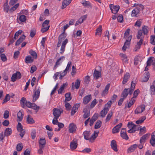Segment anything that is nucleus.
<instances>
[{
    "label": "nucleus",
    "instance_id": "f257e3e1",
    "mask_svg": "<svg viewBox=\"0 0 155 155\" xmlns=\"http://www.w3.org/2000/svg\"><path fill=\"white\" fill-rule=\"evenodd\" d=\"M53 114L54 117L55 118H59L61 116V114L63 112V110H60L58 108H54L53 109Z\"/></svg>",
    "mask_w": 155,
    "mask_h": 155
},
{
    "label": "nucleus",
    "instance_id": "f03ea898",
    "mask_svg": "<svg viewBox=\"0 0 155 155\" xmlns=\"http://www.w3.org/2000/svg\"><path fill=\"white\" fill-rule=\"evenodd\" d=\"M21 75L20 72L19 71H17L12 75L11 77L12 81L14 82L16 79H19L21 78Z\"/></svg>",
    "mask_w": 155,
    "mask_h": 155
},
{
    "label": "nucleus",
    "instance_id": "7ed1b4c3",
    "mask_svg": "<svg viewBox=\"0 0 155 155\" xmlns=\"http://www.w3.org/2000/svg\"><path fill=\"white\" fill-rule=\"evenodd\" d=\"M132 38L131 35L129 36L126 39V41L124 43V46L122 48V50L123 51H125L127 48V46L129 45L130 43V41Z\"/></svg>",
    "mask_w": 155,
    "mask_h": 155
},
{
    "label": "nucleus",
    "instance_id": "20e7f679",
    "mask_svg": "<svg viewBox=\"0 0 155 155\" xmlns=\"http://www.w3.org/2000/svg\"><path fill=\"white\" fill-rule=\"evenodd\" d=\"M40 87H38V89L36 90L34 92L33 96V101L35 102L39 98L40 96Z\"/></svg>",
    "mask_w": 155,
    "mask_h": 155
},
{
    "label": "nucleus",
    "instance_id": "39448f33",
    "mask_svg": "<svg viewBox=\"0 0 155 155\" xmlns=\"http://www.w3.org/2000/svg\"><path fill=\"white\" fill-rule=\"evenodd\" d=\"M145 106L144 105L139 106L135 110V114H137L142 113L145 110Z\"/></svg>",
    "mask_w": 155,
    "mask_h": 155
},
{
    "label": "nucleus",
    "instance_id": "423d86ee",
    "mask_svg": "<svg viewBox=\"0 0 155 155\" xmlns=\"http://www.w3.org/2000/svg\"><path fill=\"white\" fill-rule=\"evenodd\" d=\"M77 146V140L74 139L70 143V148L72 150H74L76 148Z\"/></svg>",
    "mask_w": 155,
    "mask_h": 155
},
{
    "label": "nucleus",
    "instance_id": "0eeeda50",
    "mask_svg": "<svg viewBox=\"0 0 155 155\" xmlns=\"http://www.w3.org/2000/svg\"><path fill=\"white\" fill-rule=\"evenodd\" d=\"M76 128L75 124L73 123H71L69 127L68 131L70 133H73L75 132Z\"/></svg>",
    "mask_w": 155,
    "mask_h": 155
},
{
    "label": "nucleus",
    "instance_id": "6e6552de",
    "mask_svg": "<svg viewBox=\"0 0 155 155\" xmlns=\"http://www.w3.org/2000/svg\"><path fill=\"white\" fill-rule=\"evenodd\" d=\"M150 77V74L149 72H147L144 74L143 76L141 77V81L142 82H147Z\"/></svg>",
    "mask_w": 155,
    "mask_h": 155
},
{
    "label": "nucleus",
    "instance_id": "1a4fd4ad",
    "mask_svg": "<svg viewBox=\"0 0 155 155\" xmlns=\"http://www.w3.org/2000/svg\"><path fill=\"white\" fill-rule=\"evenodd\" d=\"M109 6L112 13L113 14L117 13L120 9V8L119 7H117V6H115L114 5L112 4L110 5Z\"/></svg>",
    "mask_w": 155,
    "mask_h": 155
},
{
    "label": "nucleus",
    "instance_id": "9d476101",
    "mask_svg": "<svg viewBox=\"0 0 155 155\" xmlns=\"http://www.w3.org/2000/svg\"><path fill=\"white\" fill-rule=\"evenodd\" d=\"M68 42V40L67 38H66L64 41H63L60 51V53L61 54H62L64 52L65 50V46Z\"/></svg>",
    "mask_w": 155,
    "mask_h": 155
},
{
    "label": "nucleus",
    "instance_id": "9b49d317",
    "mask_svg": "<svg viewBox=\"0 0 155 155\" xmlns=\"http://www.w3.org/2000/svg\"><path fill=\"white\" fill-rule=\"evenodd\" d=\"M122 125V123H120L114 127L112 129V133L115 134L118 133L120 130V128L121 127Z\"/></svg>",
    "mask_w": 155,
    "mask_h": 155
},
{
    "label": "nucleus",
    "instance_id": "f8f14e48",
    "mask_svg": "<svg viewBox=\"0 0 155 155\" xmlns=\"http://www.w3.org/2000/svg\"><path fill=\"white\" fill-rule=\"evenodd\" d=\"M81 81L77 79L75 83L73 82L72 83V89H74L75 87L76 89H78L80 87Z\"/></svg>",
    "mask_w": 155,
    "mask_h": 155
},
{
    "label": "nucleus",
    "instance_id": "ddd939ff",
    "mask_svg": "<svg viewBox=\"0 0 155 155\" xmlns=\"http://www.w3.org/2000/svg\"><path fill=\"white\" fill-rule=\"evenodd\" d=\"M79 106L80 105L79 104H77L73 106L71 111V116L75 114L77 110H78Z\"/></svg>",
    "mask_w": 155,
    "mask_h": 155
},
{
    "label": "nucleus",
    "instance_id": "4468645a",
    "mask_svg": "<svg viewBox=\"0 0 155 155\" xmlns=\"http://www.w3.org/2000/svg\"><path fill=\"white\" fill-rule=\"evenodd\" d=\"M65 57L64 56L61 57L60 58L58 59L56 62L55 64L54 67L53 69H56L58 66L60 64V63H61L64 59Z\"/></svg>",
    "mask_w": 155,
    "mask_h": 155
},
{
    "label": "nucleus",
    "instance_id": "2eb2a0df",
    "mask_svg": "<svg viewBox=\"0 0 155 155\" xmlns=\"http://www.w3.org/2000/svg\"><path fill=\"white\" fill-rule=\"evenodd\" d=\"M98 133L99 131L97 132H96V131H94V133L89 138V141L91 143L93 142L95 139L97 137Z\"/></svg>",
    "mask_w": 155,
    "mask_h": 155
},
{
    "label": "nucleus",
    "instance_id": "dca6fc26",
    "mask_svg": "<svg viewBox=\"0 0 155 155\" xmlns=\"http://www.w3.org/2000/svg\"><path fill=\"white\" fill-rule=\"evenodd\" d=\"M110 146L111 148L115 151H117V145L116 142L114 140H113L111 142Z\"/></svg>",
    "mask_w": 155,
    "mask_h": 155
},
{
    "label": "nucleus",
    "instance_id": "f3484780",
    "mask_svg": "<svg viewBox=\"0 0 155 155\" xmlns=\"http://www.w3.org/2000/svg\"><path fill=\"white\" fill-rule=\"evenodd\" d=\"M130 75L129 73L127 72L124 75L123 80L122 83L123 84H125L128 81L130 77Z\"/></svg>",
    "mask_w": 155,
    "mask_h": 155
},
{
    "label": "nucleus",
    "instance_id": "a211bd4d",
    "mask_svg": "<svg viewBox=\"0 0 155 155\" xmlns=\"http://www.w3.org/2000/svg\"><path fill=\"white\" fill-rule=\"evenodd\" d=\"M153 59H154V58L152 57H151L148 58L147 61V66H150L151 64L155 66V62L153 61Z\"/></svg>",
    "mask_w": 155,
    "mask_h": 155
},
{
    "label": "nucleus",
    "instance_id": "6ab92c4d",
    "mask_svg": "<svg viewBox=\"0 0 155 155\" xmlns=\"http://www.w3.org/2000/svg\"><path fill=\"white\" fill-rule=\"evenodd\" d=\"M91 99V95H88L86 96L83 99V102L85 104H87Z\"/></svg>",
    "mask_w": 155,
    "mask_h": 155
},
{
    "label": "nucleus",
    "instance_id": "aec40b11",
    "mask_svg": "<svg viewBox=\"0 0 155 155\" xmlns=\"http://www.w3.org/2000/svg\"><path fill=\"white\" fill-rule=\"evenodd\" d=\"M150 141L151 145L154 146L155 145V131L152 133L151 139Z\"/></svg>",
    "mask_w": 155,
    "mask_h": 155
},
{
    "label": "nucleus",
    "instance_id": "412c9836",
    "mask_svg": "<svg viewBox=\"0 0 155 155\" xmlns=\"http://www.w3.org/2000/svg\"><path fill=\"white\" fill-rule=\"evenodd\" d=\"M26 36L24 35H23L21 36L20 38L16 41L15 45L16 46H18L21 43L22 41L24 40Z\"/></svg>",
    "mask_w": 155,
    "mask_h": 155
},
{
    "label": "nucleus",
    "instance_id": "4be33fe9",
    "mask_svg": "<svg viewBox=\"0 0 155 155\" xmlns=\"http://www.w3.org/2000/svg\"><path fill=\"white\" fill-rule=\"evenodd\" d=\"M72 0H64L62 4L61 9H64L65 8L66 6L69 5L71 2Z\"/></svg>",
    "mask_w": 155,
    "mask_h": 155
},
{
    "label": "nucleus",
    "instance_id": "5701e85b",
    "mask_svg": "<svg viewBox=\"0 0 155 155\" xmlns=\"http://www.w3.org/2000/svg\"><path fill=\"white\" fill-rule=\"evenodd\" d=\"M12 133V130L11 128H7L5 130L4 133V136H8L10 135Z\"/></svg>",
    "mask_w": 155,
    "mask_h": 155
},
{
    "label": "nucleus",
    "instance_id": "b1692460",
    "mask_svg": "<svg viewBox=\"0 0 155 155\" xmlns=\"http://www.w3.org/2000/svg\"><path fill=\"white\" fill-rule=\"evenodd\" d=\"M93 76L94 78L96 79H97L101 76V73L100 71L95 70L94 72Z\"/></svg>",
    "mask_w": 155,
    "mask_h": 155
},
{
    "label": "nucleus",
    "instance_id": "393cba45",
    "mask_svg": "<svg viewBox=\"0 0 155 155\" xmlns=\"http://www.w3.org/2000/svg\"><path fill=\"white\" fill-rule=\"evenodd\" d=\"M129 89V88H125L121 94V97L125 99L129 94L128 92Z\"/></svg>",
    "mask_w": 155,
    "mask_h": 155
},
{
    "label": "nucleus",
    "instance_id": "a878e982",
    "mask_svg": "<svg viewBox=\"0 0 155 155\" xmlns=\"http://www.w3.org/2000/svg\"><path fill=\"white\" fill-rule=\"evenodd\" d=\"M138 145L137 144H133L130 146L127 149L128 153L132 152L137 147Z\"/></svg>",
    "mask_w": 155,
    "mask_h": 155
},
{
    "label": "nucleus",
    "instance_id": "bb28decb",
    "mask_svg": "<svg viewBox=\"0 0 155 155\" xmlns=\"http://www.w3.org/2000/svg\"><path fill=\"white\" fill-rule=\"evenodd\" d=\"M110 86V84H108L106 86L104 89L102 93V96H105L107 94Z\"/></svg>",
    "mask_w": 155,
    "mask_h": 155
},
{
    "label": "nucleus",
    "instance_id": "cd10ccee",
    "mask_svg": "<svg viewBox=\"0 0 155 155\" xmlns=\"http://www.w3.org/2000/svg\"><path fill=\"white\" fill-rule=\"evenodd\" d=\"M140 10L137 8H135L132 12L131 15L132 17H137V15L139 13Z\"/></svg>",
    "mask_w": 155,
    "mask_h": 155
},
{
    "label": "nucleus",
    "instance_id": "c85d7f7f",
    "mask_svg": "<svg viewBox=\"0 0 155 155\" xmlns=\"http://www.w3.org/2000/svg\"><path fill=\"white\" fill-rule=\"evenodd\" d=\"M108 110L109 109L107 107H104L103 110L101 111L100 113L101 116L102 117H104L107 114Z\"/></svg>",
    "mask_w": 155,
    "mask_h": 155
},
{
    "label": "nucleus",
    "instance_id": "c756f323",
    "mask_svg": "<svg viewBox=\"0 0 155 155\" xmlns=\"http://www.w3.org/2000/svg\"><path fill=\"white\" fill-rule=\"evenodd\" d=\"M34 59L30 56H26L25 58V62L27 64L31 63L33 62Z\"/></svg>",
    "mask_w": 155,
    "mask_h": 155
},
{
    "label": "nucleus",
    "instance_id": "7c9ffc66",
    "mask_svg": "<svg viewBox=\"0 0 155 155\" xmlns=\"http://www.w3.org/2000/svg\"><path fill=\"white\" fill-rule=\"evenodd\" d=\"M83 134L84 139L87 140H89V138H90V131H85L83 132Z\"/></svg>",
    "mask_w": 155,
    "mask_h": 155
},
{
    "label": "nucleus",
    "instance_id": "2f4dec72",
    "mask_svg": "<svg viewBox=\"0 0 155 155\" xmlns=\"http://www.w3.org/2000/svg\"><path fill=\"white\" fill-rule=\"evenodd\" d=\"M150 91L151 94L155 95V81L153 82V84L150 86Z\"/></svg>",
    "mask_w": 155,
    "mask_h": 155
},
{
    "label": "nucleus",
    "instance_id": "473e14b6",
    "mask_svg": "<svg viewBox=\"0 0 155 155\" xmlns=\"http://www.w3.org/2000/svg\"><path fill=\"white\" fill-rule=\"evenodd\" d=\"M149 134H146L142 137L140 139V143H144L146 140L147 137H148Z\"/></svg>",
    "mask_w": 155,
    "mask_h": 155
},
{
    "label": "nucleus",
    "instance_id": "72a5a7b5",
    "mask_svg": "<svg viewBox=\"0 0 155 155\" xmlns=\"http://www.w3.org/2000/svg\"><path fill=\"white\" fill-rule=\"evenodd\" d=\"M39 145L42 148H44L46 144V141L45 138H40L39 140Z\"/></svg>",
    "mask_w": 155,
    "mask_h": 155
},
{
    "label": "nucleus",
    "instance_id": "f704fd0d",
    "mask_svg": "<svg viewBox=\"0 0 155 155\" xmlns=\"http://www.w3.org/2000/svg\"><path fill=\"white\" fill-rule=\"evenodd\" d=\"M137 125L134 124L131 128L128 130V132L130 133H132L135 132L137 130Z\"/></svg>",
    "mask_w": 155,
    "mask_h": 155
},
{
    "label": "nucleus",
    "instance_id": "c9c22d12",
    "mask_svg": "<svg viewBox=\"0 0 155 155\" xmlns=\"http://www.w3.org/2000/svg\"><path fill=\"white\" fill-rule=\"evenodd\" d=\"M148 27L147 26L143 25V26L141 30L144 35H147L148 34Z\"/></svg>",
    "mask_w": 155,
    "mask_h": 155
},
{
    "label": "nucleus",
    "instance_id": "e433bc0d",
    "mask_svg": "<svg viewBox=\"0 0 155 155\" xmlns=\"http://www.w3.org/2000/svg\"><path fill=\"white\" fill-rule=\"evenodd\" d=\"M23 114L21 110L18 112L17 114L18 121H21L23 118Z\"/></svg>",
    "mask_w": 155,
    "mask_h": 155
},
{
    "label": "nucleus",
    "instance_id": "4c0bfd02",
    "mask_svg": "<svg viewBox=\"0 0 155 155\" xmlns=\"http://www.w3.org/2000/svg\"><path fill=\"white\" fill-rule=\"evenodd\" d=\"M26 101V99L24 97L21 98L20 100V104L22 107L23 108L25 107V104Z\"/></svg>",
    "mask_w": 155,
    "mask_h": 155
},
{
    "label": "nucleus",
    "instance_id": "58836bf2",
    "mask_svg": "<svg viewBox=\"0 0 155 155\" xmlns=\"http://www.w3.org/2000/svg\"><path fill=\"white\" fill-rule=\"evenodd\" d=\"M71 94L70 92H68L66 93L65 95V102L69 101L71 99Z\"/></svg>",
    "mask_w": 155,
    "mask_h": 155
},
{
    "label": "nucleus",
    "instance_id": "ea45409f",
    "mask_svg": "<svg viewBox=\"0 0 155 155\" xmlns=\"http://www.w3.org/2000/svg\"><path fill=\"white\" fill-rule=\"evenodd\" d=\"M146 119V117L145 116H143L141 117L139 120H137L136 122V123L137 124H139L142 123Z\"/></svg>",
    "mask_w": 155,
    "mask_h": 155
},
{
    "label": "nucleus",
    "instance_id": "a19ab883",
    "mask_svg": "<svg viewBox=\"0 0 155 155\" xmlns=\"http://www.w3.org/2000/svg\"><path fill=\"white\" fill-rule=\"evenodd\" d=\"M29 53L33 56V59H36L37 58V55L36 53L32 50H31L29 51Z\"/></svg>",
    "mask_w": 155,
    "mask_h": 155
},
{
    "label": "nucleus",
    "instance_id": "79ce46f5",
    "mask_svg": "<svg viewBox=\"0 0 155 155\" xmlns=\"http://www.w3.org/2000/svg\"><path fill=\"white\" fill-rule=\"evenodd\" d=\"M66 36H65L64 32L61 33L58 37V41L62 42L66 39H65Z\"/></svg>",
    "mask_w": 155,
    "mask_h": 155
},
{
    "label": "nucleus",
    "instance_id": "37998d69",
    "mask_svg": "<svg viewBox=\"0 0 155 155\" xmlns=\"http://www.w3.org/2000/svg\"><path fill=\"white\" fill-rule=\"evenodd\" d=\"M49 22V20H45L42 25V27L45 28H47L48 27L49 28L50 26H48Z\"/></svg>",
    "mask_w": 155,
    "mask_h": 155
},
{
    "label": "nucleus",
    "instance_id": "c03bdc74",
    "mask_svg": "<svg viewBox=\"0 0 155 155\" xmlns=\"http://www.w3.org/2000/svg\"><path fill=\"white\" fill-rule=\"evenodd\" d=\"M101 125L102 123L101 121L100 120H98L94 126V128L95 129L99 128L101 126Z\"/></svg>",
    "mask_w": 155,
    "mask_h": 155
},
{
    "label": "nucleus",
    "instance_id": "a18cd8bd",
    "mask_svg": "<svg viewBox=\"0 0 155 155\" xmlns=\"http://www.w3.org/2000/svg\"><path fill=\"white\" fill-rule=\"evenodd\" d=\"M142 22V19H139L137 20L135 22L134 26H137L138 28H140L141 26Z\"/></svg>",
    "mask_w": 155,
    "mask_h": 155
},
{
    "label": "nucleus",
    "instance_id": "49530a36",
    "mask_svg": "<svg viewBox=\"0 0 155 155\" xmlns=\"http://www.w3.org/2000/svg\"><path fill=\"white\" fill-rule=\"evenodd\" d=\"M143 32L141 30H139L137 33V38L138 39H140V38H144V36H142Z\"/></svg>",
    "mask_w": 155,
    "mask_h": 155
},
{
    "label": "nucleus",
    "instance_id": "de8ad7c7",
    "mask_svg": "<svg viewBox=\"0 0 155 155\" xmlns=\"http://www.w3.org/2000/svg\"><path fill=\"white\" fill-rule=\"evenodd\" d=\"M121 57L123 58L122 60L124 62L127 63L128 59L127 58V56L125 54H120Z\"/></svg>",
    "mask_w": 155,
    "mask_h": 155
},
{
    "label": "nucleus",
    "instance_id": "09e8293b",
    "mask_svg": "<svg viewBox=\"0 0 155 155\" xmlns=\"http://www.w3.org/2000/svg\"><path fill=\"white\" fill-rule=\"evenodd\" d=\"M30 115H28L27 118V121L29 124H33L35 123V121L32 118L30 117Z\"/></svg>",
    "mask_w": 155,
    "mask_h": 155
},
{
    "label": "nucleus",
    "instance_id": "8fccbe9b",
    "mask_svg": "<svg viewBox=\"0 0 155 155\" xmlns=\"http://www.w3.org/2000/svg\"><path fill=\"white\" fill-rule=\"evenodd\" d=\"M130 30L129 28H128L126 30L124 35V38L125 39L127 38L130 34Z\"/></svg>",
    "mask_w": 155,
    "mask_h": 155
},
{
    "label": "nucleus",
    "instance_id": "3c124183",
    "mask_svg": "<svg viewBox=\"0 0 155 155\" xmlns=\"http://www.w3.org/2000/svg\"><path fill=\"white\" fill-rule=\"evenodd\" d=\"M36 30L35 28L31 29V30L30 36L31 38H33L36 34Z\"/></svg>",
    "mask_w": 155,
    "mask_h": 155
},
{
    "label": "nucleus",
    "instance_id": "603ef678",
    "mask_svg": "<svg viewBox=\"0 0 155 155\" xmlns=\"http://www.w3.org/2000/svg\"><path fill=\"white\" fill-rule=\"evenodd\" d=\"M19 20L21 22H24L26 20V16L24 15H21L19 17Z\"/></svg>",
    "mask_w": 155,
    "mask_h": 155
},
{
    "label": "nucleus",
    "instance_id": "864d4df0",
    "mask_svg": "<svg viewBox=\"0 0 155 155\" xmlns=\"http://www.w3.org/2000/svg\"><path fill=\"white\" fill-rule=\"evenodd\" d=\"M22 32V31L21 30H19L16 32L14 37V39L15 40L17 39L18 38V36L19 35H21Z\"/></svg>",
    "mask_w": 155,
    "mask_h": 155
},
{
    "label": "nucleus",
    "instance_id": "5fc2aeb1",
    "mask_svg": "<svg viewBox=\"0 0 155 155\" xmlns=\"http://www.w3.org/2000/svg\"><path fill=\"white\" fill-rule=\"evenodd\" d=\"M23 147L22 145V143H20L18 144L16 147V150L18 151H20L22 149Z\"/></svg>",
    "mask_w": 155,
    "mask_h": 155
},
{
    "label": "nucleus",
    "instance_id": "6e6d98bb",
    "mask_svg": "<svg viewBox=\"0 0 155 155\" xmlns=\"http://www.w3.org/2000/svg\"><path fill=\"white\" fill-rule=\"evenodd\" d=\"M113 115V112H112V111H111L110 112V111L109 112V113L107 115V117L106 118V120H106V122H107L108 121H109L111 117Z\"/></svg>",
    "mask_w": 155,
    "mask_h": 155
},
{
    "label": "nucleus",
    "instance_id": "4d7b16f0",
    "mask_svg": "<svg viewBox=\"0 0 155 155\" xmlns=\"http://www.w3.org/2000/svg\"><path fill=\"white\" fill-rule=\"evenodd\" d=\"M96 32L95 33V34L96 35L97 33H100L101 34L102 31V26L101 25H100L99 27L97 28L96 30Z\"/></svg>",
    "mask_w": 155,
    "mask_h": 155
},
{
    "label": "nucleus",
    "instance_id": "13d9d810",
    "mask_svg": "<svg viewBox=\"0 0 155 155\" xmlns=\"http://www.w3.org/2000/svg\"><path fill=\"white\" fill-rule=\"evenodd\" d=\"M17 129L18 131H21L23 130V127L20 123H18L17 126Z\"/></svg>",
    "mask_w": 155,
    "mask_h": 155
},
{
    "label": "nucleus",
    "instance_id": "bf43d9fd",
    "mask_svg": "<svg viewBox=\"0 0 155 155\" xmlns=\"http://www.w3.org/2000/svg\"><path fill=\"white\" fill-rule=\"evenodd\" d=\"M120 136L123 139H125L126 140H128L129 139V137L126 133H124V134L120 133Z\"/></svg>",
    "mask_w": 155,
    "mask_h": 155
},
{
    "label": "nucleus",
    "instance_id": "052dcab7",
    "mask_svg": "<svg viewBox=\"0 0 155 155\" xmlns=\"http://www.w3.org/2000/svg\"><path fill=\"white\" fill-rule=\"evenodd\" d=\"M9 9V6L8 5L7 2L5 3L4 6V11L8 12Z\"/></svg>",
    "mask_w": 155,
    "mask_h": 155
},
{
    "label": "nucleus",
    "instance_id": "680f3d73",
    "mask_svg": "<svg viewBox=\"0 0 155 155\" xmlns=\"http://www.w3.org/2000/svg\"><path fill=\"white\" fill-rule=\"evenodd\" d=\"M19 5L18 3L16 4L14 6L12 7L10 9V11L12 12L18 8Z\"/></svg>",
    "mask_w": 155,
    "mask_h": 155
},
{
    "label": "nucleus",
    "instance_id": "e2e57ef3",
    "mask_svg": "<svg viewBox=\"0 0 155 155\" xmlns=\"http://www.w3.org/2000/svg\"><path fill=\"white\" fill-rule=\"evenodd\" d=\"M10 99V97L9 96V94H7L5 96V98L3 100V102H2V104H4V103L6 102L7 101H8Z\"/></svg>",
    "mask_w": 155,
    "mask_h": 155
},
{
    "label": "nucleus",
    "instance_id": "0e129e2a",
    "mask_svg": "<svg viewBox=\"0 0 155 155\" xmlns=\"http://www.w3.org/2000/svg\"><path fill=\"white\" fill-rule=\"evenodd\" d=\"M150 43L153 45H155V35H153L151 36Z\"/></svg>",
    "mask_w": 155,
    "mask_h": 155
},
{
    "label": "nucleus",
    "instance_id": "69168bd1",
    "mask_svg": "<svg viewBox=\"0 0 155 155\" xmlns=\"http://www.w3.org/2000/svg\"><path fill=\"white\" fill-rule=\"evenodd\" d=\"M9 116V112L8 110H5V111L4 114V117L5 119L8 118Z\"/></svg>",
    "mask_w": 155,
    "mask_h": 155
},
{
    "label": "nucleus",
    "instance_id": "338daca9",
    "mask_svg": "<svg viewBox=\"0 0 155 155\" xmlns=\"http://www.w3.org/2000/svg\"><path fill=\"white\" fill-rule=\"evenodd\" d=\"M139 93L140 91L138 89L135 91L133 94L134 96L133 97L134 98H136Z\"/></svg>",
    "mask_w": 155,
    "mask_h": 155
},
{
    "label": "nucleus",
    "instance_id": "774afa93",
    "mask_svg": "<svg viewBox=\"0 0 155 155\" xmlns=\"http://www.w3.org/2000/svg\"><path fill=\"white\" fill-rule=\"evenodd\" d=\"M117 19L118 22H122L123 20V15H119L117 17Z\"/></svg>",
    "mask_w": 155,
    "mask_h": 155
}]
</instances>
